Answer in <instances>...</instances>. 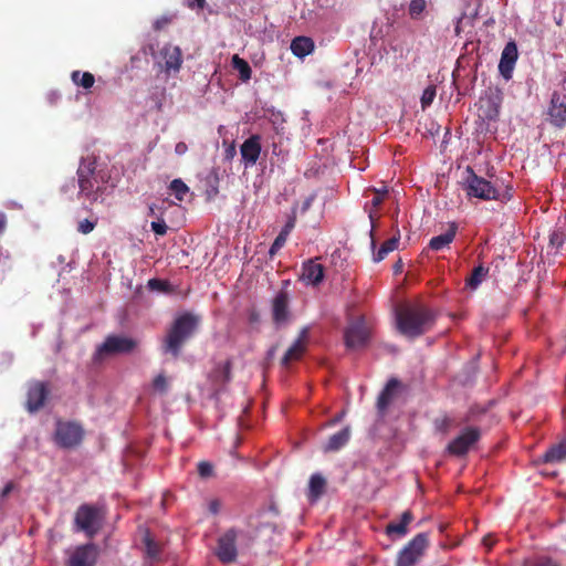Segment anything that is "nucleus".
<instances>
[{"label": "nucleus", "mask_w": 566, "mask_h": 566, "mask_svg": "<svg viewBox=\"0 0 566 566\" xmlns=\"http://www.w3.org/2000/svg\"><path fill=\"white\" fill-rule=\"evenodd\" d=\"M326 480L323 475L315 473L311 476L308 483L307 497L311 502L317 501L325 492Z\"/></svg>", "instance_id": "26"}, {"label": "nucleus", "mask_w": 566, "mask_h": 566, "mask_svg": "<svg viewBox=\"0 0 566 566\" xmlns=\"http://www.w3.org/2000/svg\"><path fill=\"white\" fill-rule=\"evenodd\" d=\"M260 140L259 135H252L241 145L240 153L245 166H253L258 161L261 154Z\"/></svg>", "instance_id": "22"}, {"label": "nucleus", "mask_w": 566, "mask_h": 566, "mask_svg": "<svg viewBox=\"0 0 566 566\" xmlns=\"http://www.w3.org/2000/svg\"><path fill=\"white\" fill-rule=\"evenodd\" d=\"M235 155V147L233 145H231L230 147H228L226 149V158L227 159H232Z\"/></svg>", "instance_id": "58"}, {"label": "nucleus", "mask_w": 566, "mask_h": 566, "mask_svg": "<svg viewBox=\"0 0 566 566\" xmlns=\"http://www.w3.org/2000/svg\"><path fill=\"white\" fill-rule=\"evenodd\" d=\"M368 191H371L374 193V197L370 201V203L374 208H378L384 202V200L388 193L387 187H382L381 189L370 188V189H368Z\"/></svg>", "instance_id": "38"}, {"label": "nucleus", "mask_w": 566, "mask_h": 566, "mask_svg": "<svg viewBox=\"0 0 566 566\" xmlns=\"http://www.w3.org/2000/svg\"><path fill=\"white\" fill-rule=\"evenodd\" d=\"M137 347V342L127 336L109 335L97 346L93 359L102 361L108 356L118 354H129Z\"/></svg>", "instance_id": "8"}, {"label": "nucleus", "mask_w": 566, "mask_h": 566, "mask_svg": "<svg viewBox=\"0 0 566 566\" xmlns=\"http://www.w3.org/2000/svg\"><path fill=\"white\" fill-rule=\"evenodd\" d=\"M295 221H296L295 216L290 217L289 220L286 221L285 226L282 228V230L280 232H282L286 235H290L291 231L295 227Z\"/></svg>", "instance_id": "50"}, {"label": "nucleus", "mask_w": 566, "mask_h": 566, "mask_svg": "<svg viewBox=\"0 0 566 566\" xmlns=\"http://www.w3.org/2000/svg\"><path fill=\"white\" fill-rule=\"evenodd\" d=\"M343 417H344V411L338 413L337 416H335L332 420H329L328 426L336 424L337 422H339L342 420Z\"/></svg>", "instance_id": "59"}, {"label": "nucleus", "mask_w": 566, "mask_h": 566, "mask_svg": "<svg viewBox=\"0 0 566 566\" xmlns=\"http://www.w3.org/2000/svg\"><path fill=\"white\" fill-rule=\"evenodd\" d=\"M182 62V51L177 45L166 43L158 52L157 64L168 76L178 73Z\"/></svg>", "instance_id": "12"}, {"label": "nucleus", "mask_w": 566, "mask_h": 566, "mask_svg": "<svg viewBox=\"0 0 566 566\" xmlns=\"http://www.w3.org/2000/svg\"><path fill=\"white\" fill-rule=\"evenodd\" d=\"M145 554L150 560H158L160 556V546L147 533L144 537Z\"/></svg>", "instance_id": "33"}, {"label": "nucleus", "mask_w": 566, "mask_h": 566, "mask_svg": "<svg viewBox=\"0 0 566 566\" xmlns=\"http://www.w3.org/2000/svg\"><path fill=\"white\" fill-rule=\"evenodd\" d=\"M429 547L427 533H419L398 553L396 566H415Z\"/></svg>", "instance_id": "10"}, {"label": "nucleus", "mask_w": 566, "mask_h": 566, "mask_svg": "<svg viewBox=\"0 0 566 566\" xmlns=\"http://www.w3.org/2000/svg\"><path fill=\"white\" fill-rule=\"evenodd\" d=\"M153 388L159 394H166L168 390V380L164 374H159L153 380Z\"/></svg>", "instance_id": "42"}, {"label": "nucleus", "mask_w": 566, "mask_h": 566, "mask_svg": "<svg viewBox=\"0 0 566 566\" xmlns=\"http://www.w3.org/2000/svg\"><path fill=\"white\" fill-rule=\"evenodd\" d=\"M368 336L369 333L365 322L361 318L356 319L345 329V345L349 349L360 348L366 345Z\"/></svg>", "instance_id": "15"}, {"label": "nucleus", "mask_w": 566, "mask_h": 566, "mask_svg": "<svg viewBox=\"0 0 566 566\" xmlns=\"http://www.w3.org/2000/svg\"><path fill=\"white\" fill-rule=\"evenodd\" d=\"M436 428L440 432L447 433L452 424V419L448 416H444L442 418H439L436 420Z\"/></svg>", "instance_id": "46"}, {"label": "nucleus", "mask_w": 566, "mask_h": 566, "mask_svg": "<svg viewBox=\"0 0 566 566\" xmlns=\"http://www.w3.org/2000/svg\"><path fill=\"white\" fill-rule=\"evenodd\" d=\"M482 543L485 547H488L489 549L492 548V546L494 545L495 543V539L493 537V535L491 534H488L485 535L483 538H482Z\"/></svg>", "instance_id": "54"}, {"label": "nucleus", "mask_w": 566, "mask_h": 566, "mask_svg": "<svg viewBox=\"0 0 566 566\" xmlns=\"http://www.w3.org/2000/svg\"><path fill=\"white\" fill-rule=\"evenodd\" d=\"M481 430L478 427H465L449 442L447 451L455 457H464L470 449L480 440Z\"/></svg>", "instance_id": "11"}, {"label": "nucleus", "mask_w": 566, "mask_h": 566, "mask_svg": "<svg viewBox=\"0 0 566 566\" xmlns=\"http://www.w3.org/2000/svg\"><path fill=\"white\" fill-rule=\"evenodd\" d=\"M314 43L310 38L297 36L291 43V51L295 56L303 57L313 51Z\"/></svg>", "instance_id": "29"}, {"label": "nucleus", "mask_w": 566, "mask_h": 566, "mask_svg": "<svg viewBox=\"0 0 566 566\" xmlns=\"http://www.w3.org/2000/svg\"><path fill=\"white\" fill-rule=\"evenodd\" d=\"M488 274L489 268H485L482 264L475 266L471 274L465 279V287L472 291L476 290L488 276Z\"/></svg>", "instance_id": "30"}, {"label": "nucleus", "mask_w": 566, "mask_h": 566, "mask_svg": "<svg viewBox=\"0 0 566 566\" xmlns=\"http://www.w3.org/2000/svg\"><path fill=\"white\" fill-rule=\"evenodd\" d=\"M198 474L203 479H208V478L212 476L213 465L208 461L199 462L198 463Z\"/></svg>", "instance_id": "44"}, {"label": "nucleus", "mask_w": 566, "mask_h": 566, "mask_svg": "<svg viewBox=\"0 0 566 566\" xmlns=\"http://www.w3.org/2000/svg\"><path fill=\"white\" fill-rule=\"evenodd\" d=\"M169 188L174 192L176 199H178L179 201H182L185 196L189 191V187L179 178L178 179H174L170 182Z\"/></svg>", "instance_id": "35"}, {"label": "nucleus", "mask_w": 566, "mask_h": 566, "mask_svg": "<svg viewBox=\"0 0 566 566\" xmlns=\"http://www.w3.org/2000/svg\"><path fill=\"white\" fill-rule=\"evenodd\" d=\"M566 460V440L552 446L544 454L545 463H558Z\"/></svg>", "instance_id": "28"}, {"label": "nucleus", "mask_w": 566, "mask_h": 566, "mask_svg": "<svg viewBox=\"0 0 566 566\" xmlns=\"http://www.w3.org/2000/svg\"><path fill=\"white\" fill-rule=\"evenodd\" d=\"M517 57L518 52L516 43L514 41L507 42L502 51L499 63V72L505 80L512 77Z\"/></svg>", "instance_id": "20"}, {"label": "nucleus", "mask_w": 566, "mask_h": 566, "mask_svg": "<svg viewBox=\"0 0 566 566\" xmlns=\"http://www.w3.org/2000/svg\"><path fill=\"white\" fill-rule=\"evenodd\" d=\"M486 413V408L474 405L470 407L468 412L465 413L463 418V422H473L479 420L480 417L484 416Z\"/></svg>", "instance_id": "36"}, {"label": "nucleus", "mask_w": 566, "mask_h": 566, "mask_svg": "<svg viewBox=\"0 0 566 566\" xmlns=\"http://www.w3.org/2000/svg\"><path fill=\"white\" fill-rule=\"evenodd\" d=\"M148 286L151 290L167 291L168 284H167V282L161 281L159 279H150L148 281Z\"/></svg>", "instance_id": "48"}, {"label": "nucleus", "mask_w": 566, "mask_h": 566, "mask_svg": "<svg viewBox=\"0 0 566 566\" xmlns=\"http://www.w3.org/2000/svg\"><path fill=\"white\" fill-rule=\"evenodd\" d=\"M197 326L198 318L190 313L177 317L164 339V353L171 354L172 357L177 358L185 343L193 335Z\"/></svg>", "instance_id": "4"}, {"label": "nucleus", "mask_w": 566, "mask_h": 566, "mask_svg": "<svg viewBox=\"0 0 566 566\" xmlns=\"http://www.w3.org/2000/svg\"><path fill=\"white\" fill-rule=\"evenodd\" d=\"M237 537L238 532L235 531V528H229L224 534H222L219 537L216 555L221 563L230 564L237 559Z\"/></svg>", "instance_id": "14"}, {"label": "nucleus", "mask_w": 566, "mask_h": 566, "mask_svg": "<svg viewBox=\"0 0 566 566\" xmlns=\"http://www.w3.org/2000/svg\"><path fill=\"white\" fill-rule=\"evenodd\" d=\"M49 387L44 381H33L29 385L27 392L25 407L30 412H36L42 409L49 397Z\"/></svg>", "instance_id": "16"}, {"label": "nucleus", "mask_w": 566, "mask_h": 566, "mask_svg": "<svg viewBox=\"0 0 566 566\" xmlns=\"http://www.w3.org/2000/svg\"><path fill=\"white\" fill-rule=\"evenodd\" d=\"M436 318L437 313L421 302L403 304L396 311L397 329L409 338H416L429 332Z\"/></svg>", "instance_id": "1"}, {"label": "nucleus", "mask_w": 566, "mask_h": 566, "mask_svg": "<svg viewBox=\"0 0 566 566\" xmlns=\"http://www.w3.org/2000/svg\"><path fill=\"white\" fill-rule=\"evenodd\" d=\"M427 6L426 0H411L409 4V14L412 19H418L424 11Z\"/></svg>", "instance_id": "37"}, {"label": "nucleus", "mask_w": 566, "mask_h": 566, "mask_svg": "<svg viewBox=\"0 0 566 566\" xmlns=\"http://www.w3.org/2000/svg\"><path fill=\"white\" fill-rule=\"evenodd\" d=\"M302 281L310 285H318L324 279V266L310 260L303 264L302 268Z\"/></svg>", "instance_id": "24"}, {"label": "nucleus", "mask_w": 566, "mask_h": 566, "mask_svg": "<svg viewBox=\"0 0 566 566\" xmlns=\"http://www.w3.org/2000/svg\"><path fill=\"white\" fill-rule=\"evenodd\" d=\"M457 232L458 224L455 222H450L448 230L444 233L430 239L427 249L436 252L450 249V244L454 241Z\"/></svg>", "instance_id": "23"}, {"label": "nucleus", "mask_w": 566, "mask_h": 566, "mask_svg": "<svg viewBox=\"0 0 566 566\" xmlns=\"http://www.w3.org/2000/svg\"><path fill=\"white\" fill-rule=\"evenodd\" d=\"M187 150H188V146H187V144H186V143H184V142H179V143H177V144H176V146H175V153H176L177 155H179V156H181V155L186 154V153H187Z\"/></svg>", "instance_id": "52"}, {"label": "nucleus", "mask_w": 566, "mask_h": 566, "mask_svg": "<svg viewBox=\"0 0 566 566\" xmlns=\"http://www.w3.org/2000/svg\"><path fill=\"white\" fill-rule=\"evenodd\" d=\"M290 297L287 292L280 291L272 301V318L276 326L286 324L290 318Z\"/></svg>", "instance_id": "21"}, {"label": "nucleus", "mask_w": 566, "mask_h": 566, "mask_svg": "<svg viewBox=\"0 0 566 566\" xmlns=\"http://www.w3.org/2000/svg\"><path fill=\"white\" fill-rule=\"evenodd\" d=\"M98 551L94 544H85L76 547L66 566H94Z\"/></svg>", "instance_id": "19"}, {"label": "nucleus", "mask_w": 566, "mask_h": 566, "mask_svg": "<svg viewBox=\"0 0 566 566\" xmlns=\"http://www.w3.org/2000/svg\"><path fill=\"white\" fill-rule=\"evenodd\" d=\"M7 222V216L3 212H0V234L6 230Z\"/></svg>", "instance_id": "56"}, {"label": "nucleus", "mask_w": 566, "mask_h": 566, "mask_svg": "<svg viewBox=\"0 0 566 566\" xmlns=\"http://www.w3.org/2000/svg\"><path fill=\"white\" fill-rule=\"evenodd\" d=\"M71 80L75 85L82 86L85 90L93 87L95 83V77L91 72L73 71Z\"/></svg>", "instance_id": "31"}, {"label": "nucleus", "mask_w": 566, "mask_h": 566, "mask_svg": "<svg viewBox=\"0 0 566 566\" xmlns=\"http://www.w3.org/2000/svg\"><path fill=\"white\" fill-rule=\"evenodd\" d=\"M105 518L104 511L92 504H82L74 515V524L77 531L84 532L88 538L99 533Z\"/></svg>", "instance_id": "5"}, {"label": "nucleus", "mask_w": 566, "mask_h": 566, "mask_svg": "<svg viewBox=\"0 0 566 566\" xmlns=\"http://www.w3.org/2000/svg\"><path fill=\"white\" fill-rule=\"evenodd\" d=\"M308 327H303L300 332L298 337L294 340V343L287 348L284 356L281 359V365L284 368H289V366L293 361H298L307 349L308 344Z\"/></svg>", "instance_id": "17"}, {"label": "nucleus", "mask_w": 566, "mask_h": 566, "mask_svg": "<svg viewBox=\"0 0 566 566\" xmlns=\"http://www.w3.org/2000/svg\"><path fill=\"white\" fill-rule=\"evenodd\" d=\"M546 120L556 129L566 127V76L551 94L546 111Z\"/></svg>", "instance_id": "7"}, {"label": "nucleus", "mask_w": 566, "mask_h": 566, "mask_svg": "<svg viewBox=\"0 0 566 566\" xmlns=\"http://www.w3.org/2000/svg\"><path fill=\"white\" fill-rule=\"evenodd\" d=\"M232 66L239 72L242 81H249L251 78L252 71L249 63L237 54L232 57Z\"/></svg>", "instance_id": "34"}, {"label": "nucleus", "mask_w": 566, "mask_h": 566, "mask_svg": "<svg viewBox=\"0 0 566 566\" xmlns=\"http://www.w3.org/2000/svg\"><path fill=\"white\" fill-rule=\"evenodd\" d=\"M565 240H566V233L562 229L553 231L549 235V244L552 247H555L556 249L562 248Z\"/></svg>", "instance_id": "40"}, {"label": "nucleus", "mask_w": 566, "mask_h": 566, "mask_svg": "<svg viewBox=\"0 0 566 566\" xmlns=\"http://www.w3.org/2000/svg\"><path fill=\"white\" fill-rule=\"evenodd\" d=\"M85 436V430L81 423L76 421L56 420L53 433L54 443L61 449L77 448Z\"/></svg>", "instance_id": "6"}, {"label": "nucleus", "mask_w": 566, "mask_h": 566, "mask_svg": "<svg viewBox=\"0 0 566 566\" xmlns=\"http://www.w3.org/2000/svg\"><path fill=\"white\" fill-rule=\"evenodd\" d=\"M523 566H560L556 560L551 557H538L533 560H525Z\"/></svg>", "instance_id": "41"}, {"label": "nucleus", "mask_w": 566, "mask_h": 566, "mask_svg": "<svg viewBox=\"0 0 566 566\" xmlns=\"http://www.w3.org/2000/svg\"><path fill=\"white\" fill-rule=\"evenodd\" d=\"M413 520V515L410 511H405L401 516H400V521L399 522H390L387 526H386V533L388 535H391V534H397L399 536H403L407 534V526L408 524Z\"/></svg>", "instance_id": "27"}, {"label": "nucleus", "mask_w": 566, "mask_h": 566, "mask_svg": "<svg viewBox=\"0 0 566 566\" xmlns=\"http://www.w3.org/2000/svg\"><path fill=\"white\" fill-rule=\"evenodd\" d=\"M96 224H97V219H95V220L84 219L78 222L77 231L82 234H88L95 229Z\"/></svg>", "instance_id": "43"}, {"label": "nucleus", "mask_w": 566, "mask_h": 566, "mask_svg": "<svg viewBox=\"0 0 566 566\" xmlns=\"http://www.w3.org/2000/svg\"><path fill=\"white\" fill-rule=\"evenodd\" d=\"M78 197L90 203L96 202L106 191L111 174L101 168L93 157L82 158L77 171Z\"/></svg>", "instance_id": "2"}, {"label": "nucleus", "mask_w": 566, "mask_h": 566, "mask_svg": "<svg viewBox=\"0 0 566 566\" xmlns=\"http://www.w3.org/2000/svg\"><path fill=\"white\" fill-rule=\"evenodd\" d=\"M14 489L13 482H8L1 491V499H6L10 492Z\"/></svg>", "instance_id": "53"}, {"label": "nucleus", "mask_w": 566, "mask_h": 566, "mask_svg": "<svg viewBox=\"0 0 566 566\" xmlns=\"http://www.w3.org/2000/svg\"><path fill=\"white\" fill-rule=\"evenodd\" d=\"M169 22L168 19L166 18H163V19H158L156 20L155 24H154V28L155 30H160L161 28H164V25H166L167 23Z\"/></svg>", "instance_id": "57"}, {"label": "nucleus", "mask_w": 566, "mask_h": 566, "mask_svg": "<svg viewBox=\"0 0 566 566\" xmlns=\"http://www.w3.org/2000/svg\"><path fill=\"white\" fill-rule=\"evenodd\" d=\"M232 360L216 363L208 374V380L212 389V396H218L226 390L227 385L231 381Z\"/></svg>", "instance_id": "13"}, {"label": "nucleus", "mask_w": 566, "mask_h": 566, "mask_svg": "<svg viewBox=\"0 0 566 566\" xmlns=\"http://www.w3.org/2000/svg\"><path fill=\"white\" fill-rule=\"evenodd\" d=\"M436 86L433 85H429L428 87L424 88L422 95H421V106L422 108H427L428 106H430L436 97Z\"/></svg>", "instance_id": "39"}, {"label": "nucleus", "mask_w": 566, "mask_h": 566, "mask_svg": "<svg viewBox=\"0 0 566 566\" xmlns=\"http://www.w3.org/2000/svg\"><path fill=\"white\" fill-rule=\"evenodd\" d=\"M287 237L286 234L280 232L277 234V237L275 238L274 242L272 243L271 248H270V254L273 255L275 254L280 249H282L287 240Z\"/></svg>", "instance_id": "45"}, {"label": "nucleus", "mask_w": 566, "mask_h": 566, "mask_svg": "<svg viewBox=\"0 0 566 566\" xmlns=\"http://www.w3.org/2000/svg\"><path fill=\"white\" fill-rule=\"evenodd\" d=\"M151 230L157 235H165L167 233L168 227L166 222L163 219H159L158 221H153L150 223Z\"/></svg>", "instance_id": "47"}, {"label": "nucleus", "mask_w": 566, "mask_h": 566, "mask_svg": "<svg viewBox=\"0 0 566 566\" xmlns=\"http://www.w3.org/2000/svg\"><path fill=\"white\" fill-rule=\"evenodd\" d=\"M489 177L490 180L478 176L473 168L468 166L463 180V189L467 195L482 200H509L512 198V188L505 187L504 192H502L503 178L494 177L492 174H489Z\"/></svg>", "instance_id": "3"}, {"label": "nucleus", "mask_w": 566, "mask_h": 566, "mask_svg": "<svg viewBox=\"0 0 566 566\" xmlns=\"http://www.w3.org/2000/svg\"><path fill=\"white\" fill-rule=\"evenodd\" d=\"M350 428L347 426L343 428L340 431L334 433L329 437L327 442L323 447L324 452H336L345 447L350 439Z\"/></svg>", "instance_id": "25"}, {"label": "nucleus", "mask_w": 566, "mask_h": 566, "mask_svg": "<svg viewBox=\"0 0 566 566\" xmlns=\"http://www.w3.org/2000/svg\"><path fill=\"white\" fill-rule=\"evenodd\" d=\"M186 6L191 10H202L207 6L206 0H185Z\"/></svg>", "instance_id": "49"}, {"label": "nucleus", "mask_w": 566, "mask_h": 566, "mask_svg": "<svg viewBox=\"0 0 566 566\" xmlns=\"http://www.w3.org/2000/svg\"><path fill=\"white\" fill-rule=\"evenodd\" d=\"M248 318L251 324L258 323L260 321V314L255 310H252L249 312Z\"/></svg>", "instance_id": "55"}, {"label": "nucleus", "mask_w": 566, "mask_h": 566, "mask_svg": "<svg viewBox=\"0 0 566 566\" xmlns=\"http://www.w3.org/2000/svg\"><path fill=\"white\" fill-rule=\"evenodd\" d=\"M398 243H399V237H392L390 239H388L387 241H385L380 249L374 253V261L375 262H380L382 261L387 255L388 253L392 252L394 250H396L398 248Z\"/></svg>", "instance_id": "32"}, {"label": "nucleus", "mask_w": 566, "mask_h": 566, "mask_svg": "<svg viewBox=\"0 0 566 566\" xmlns=\"http://www.w3.org/2000/svg\"><path fill=\"white\" fill-rule=\"evenodd\" d=\"M502 104V93L497 88L489 87L475 103L476 115L483 123L496 122Z\"/></svg>", "instance_id": "9"}, {"label": "nucleus", "mask_w": 566, "mask_h": 566, "mask_svg": "<svg viewBox=\"0 0 566 566\" xmlns=\"http://www.w3.org/2000/svg\"><path fill=\"white\" fill-rule=\"evenodd\" d=\"M402 384L397 378H390L381 392L379 394L376 402L377 411L380 416H385L391 403L401 394Z\"/></svg>", "instance_id": "18"}, {"label": "nucleus", "mask_w": 566, "mask_h": 566, "mask_svg": "<svg viewBox=\"0 0 566 566\" xmlns=\"http://www.w3.org/2000/svg\"><path fill=\"white\" fill-rule=\"evenodd\" d=\"M221 509V502L218 499L211 500L209 503V511L212 514H218Z\"/></svg>", "instance_id": "51"}, {"label": "nucleus", "mask_w": 566, "mask_h": 566, "mask_svg": "<svg viewBox=\"0 0 566 566\" xmlns=\"http://www.w3.org/2000/svg\"><path fill=\"white\" fill-rule=\"evenodd\" d=\"M150 209V214H154L155 213V210L153 207L149 208Z\"/></svg>", "instance_id": "60"}]
</instances>
